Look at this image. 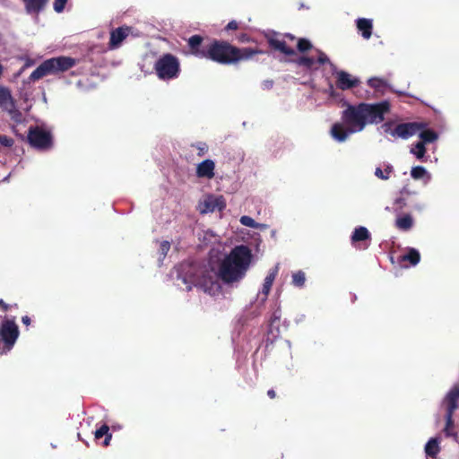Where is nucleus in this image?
<instances>
[{
    "mask_svg": "<svg viewBox=\"0 0 459 459\" xmlns=\"http://www.w3.org/2000/svg\"><path fill=\"white\" fill-rule=\"evenodd\" d=\"M252 257L251 249L245 245H239L224 256L218 270L211 263L199 265L184 262L176 268L177 279L186 290L195 286L210 296H215L221 292L220 280L225 283H234L245 277Z\"/></svg>",
    "mask_w": 459,
    "mask_h": 459,
    "instance_id": "obj_1",
    "label": "nucleus"
},
{
    "mask_svg": "<svg viewBox=\"0 0 459 459\" xmlns=\"http://www.w3.org/2000/svg\"><path fill=\"white\" fill-rule=\"evenodd\" d=\"M390 109L388 101L376 104L348 105L342 113V122L333 125L330 134L338 143L345 142L352 134L364 130L367 125L381 123Z\"/></svg>",
    "mask_w": 459,
    "mask_h": 459,
    "instance_id": "obj_2",
    "label": "nucleus"
},
{
    "mask_svg": "<svg viewBox=\"0 0 459 459\" xmlns=\"http://www.w3.org/2000/svg\"><path fill=\"white\" fill-rule=\"evenodd\" d=\"M237 48L226 41L214 40L206 46L205 52H197L198 58H207L222 65L235 64Z\"/></svg>",
    "mask_w": 459,
    "mask_h": 459,
    "instance_id": "obj_3",
    "label": "nucleus"
},
{
    "mask_svg": "<svg viewBox=\"0 0 459 459\" xmlns=\"http://www.w3.org/2000/svg\"><path fill=\"white\" fill-rule=\"evenodd\" d=\"M154 71L162 81L177 79L180 74L179 60L172 54H164L156 60Z\"/></svg>",
    "mask_w": 459,
    "mask_h": 459,
    "instance_id": "obj_4",
    "label": "nucleus"
},
{
    "mask_svg": "<svg viewBox=\"0 0 459 459\" xmlns=\"http://www.w3.org/2000/svg\"><path fill=\"white\" fill-rule=\"evenodd\" d=\"M317 61L320 65H330L333 74L336 76V86L340 90L347 91L356 87L359 83V80L356 77H353L349 73L345 71H338L336 66L330 62L327 56L321 51H318Z\"/></svg>",
    "mask_w": 459,
    "mask_h": 459,
    "instance_id": "obj_5",
    "label": "nucleus"
},
{
    "mask_svg": "<svg viewBox=\"0 0 459 459\" xmlns=\"http://www.w3.org/2000/svg\"><path fill=\"white\" fill-rule=\"evenodd\" d=\"M28 140L33 147L39 150L49 149L52 144L50 134L38 127L30 130Z\"/></svg>",
    "mask_w": 459,
    "mask_h": 459,
    "instance_id": "obj_6",
    "label": "nucleus"
},
{
    "mask_svg": "<svg viewBox=\"0 0 459 459\" xmlns=\"http://www.w3.org/2000/svg\"><path fill=\"white\" fill-rule=\"evenodd\" d=\"M424 124L417 122L402 123L395 126L392 136L402 139H408L412 135L417 134L422 128Z\"/></svg>",
    "mask_w": 459,
    "mask_h": 459,
    "instance_id": "obj_7",
    "label": "nucleus"
},
{
    "mask_svg": "<svg viewBox=\"0 0 459 459\" xmlns=\"http://www.w3.org/2000/svg\"><path fill=\"white\" fill-rule=\"evenodd\" d=\"M19 336L18 325L13 320H4L0 328V337L4 344H14Z\"/></svg>",
    "mask_w": 459,
    "mask_h": 459,
    "instance_id": "obj_8",
    "label": "nucleus"
},
{
    "mask_svg": "<svg viewBox=\"0 0 459 459\" xmlns=\"http://www.w3.org/2000/svg\"><path fill=\"white\" fill-rule=\"evenodd\" d=\"M225 207V202L221 196L208 195L200 201L198 209L201 213L213 212L216 210L221 211Z\"/></svg>",
    "mask_w": 459,
    "mask_h": 459,
    "instance_id": "obj_9",
    "label": "nucleus"
},
{
    "mask_svg": "<svg viewBox=\"0 0 459 459\" xmlns=\"http://www.w3.org/2000/svg\"><path fill=\"white\" fill-rule=\"evenodd\" d=\"M278 266H275L274 268H272L268 272V274L266 275L264 281L262 290L257 293L256 297L257 300L260 301L261 304H264L266 301L268 294L271 291L273 283L278 274Z\"/></svg>",
    "mask_w": 459,
    "mask_h": 459,
    "instance_id": "obj_10",
    "label": "nucleus"
},
{
    "mask_svg": "<svg viewBox=\"0 0 459 459\" xmlns=\"http://www.w3.org/2000/svg\"><path fill=\"white\" fill-rule=\"evenodd\" d=\"M55 74L63 73L74 67L77 60L70 56H57L50 58Z\"/></svg>",
    "mask_w": 459,
    "mask_h": 459,
    "instance_id": "obj_11",
    "label": "nucleus"
},
{
    "mask_svg": "<svg viewBox=\"0 0 459 459\" xmlns=\"http://www.w3.org/2000/svg\"><path fill=\"white\" fill-rule=\"evenodd\" d=\"M459 402V384L455 385L444 398L443 403L446 405V411L454 412L458 408Z\"/></svg>",
    "mask_w": 459,
    "mask_h": 459,
    "instance_id": "obj_12",
    "label": "nucleus"
},
{
    "mask_svg": "<svg viewBox=\"0 0 459 459\" xmlns=\"http://www.w3.org/2000/svg\"><path fill=\"white\" fill-rule=\"evenodd\" d=\"M48 74H55L50 58L41 63L30 75V81H38Z\"/></svg>",
    "mask_w": 459,
    "mask_h": 459,
    "instance_id": "obj_13",
    "label": "nucleus"
},
{
    "mask_svg": "<svg viewBox=\"0 0 459 459\" xmlns=\"http://www.w3.org/2000/svg\"><path fill=\"white\" fill-rule=\"evenodd\" d=\"M215 163L207 159L200 162L196 167V176L211 179L214 177Z\"/></svg>",
    "mask_w": 459,
    "mask_h": 459,
    "instance_id": "obj_14",
    "label": "nucleus"
},
{
    "mask_svg": "<svg viewBox=\"0 0 459 459\" xmlns=\"http://www.w3.org/2000/svg\"><path fill=\"white\" fill-rule=\"evenodd\" d=\"M268 43L271 48L281 52L286 56L294 55V49L289 48L286 42L281 39L278 35H273L268 38Z\"/></svg>",
    "mask_w": 459,
    "mask_h": 459,
    "instance_id": "obj_15",
    "label": "nucleus"
},
{
    "mask_svg": "<svg viewBox=\"0 0 459 459\" xmlns=\"http://www.w3.org/2000/svg\"><path fill=\"white\" fill-rule=\"evenodd\" d=\"M129 28H117L111 31L109 48L111 49L117 48L123 40L127 37Z\"/></svg>",
    "mask_w": 459,
    "mask_h": 459,
    "instance_id": "obj_16",
    "label": "nucleus"
},
{
    "mask_svg": "<svg viewBox=\"0 0 459 459\" xmlns=\"http://www.w3.org/2000/svg\"><path fill=\"white\" fill-rule=\"evenodd\" d=\"M356 26L363 39H370L373 30V21L371 19L359 18L356 20Z\"/></svg>",
    "mask_w": 459,
    "mask_h": 459,
    "instance_id": "obj_17",
    "label": "nucleus"
},
{
    "mask_svg": "<svg viewBox=\"0 0 459 459\" xmlns=\"http://www.w3.org/2000/svg\"><path fill=\"white\" fill-rule=\"evenodd\" d=\"M394 225L402 231H409L414 225V219L410 213H403L397 216Z\"/></svg>",
    "mask_w": 459,
    "mask_h": 459,
    "instance_id": "obj_18",
    "label": "nucleus"
},
{
    "mask_svg": "<svg viewBox=\"0 0 459 459\" xmlns=\"http://www.w3.org/2000/svg\"><path fill=\"white\" fill-rule=\"evenodd\" d=\"M14 103V100L9 88L0 85V108L4 111L7 108H12Z\"/></svg>",
    "mask_w": 459,
    "mask_h": 459,
    "instance_id": "obj_19",
    "label": "nucleus"
},
{
    "mask_svg": "<svg viewBox=\"0 0 459 459\" xmlns=\"http://www.w3.org/2000/svg\"><path fill=\"white\" fill-rule=\"evenodd\" d=\"M420 261V252L413 247H410L407 249V252L399 256V263L409 262L410 265L415 266Z\"/></svg>",
    "mask_w": 459,
    "mask_h": 459,
    "instance_id": "obj_20",
    "label": "nucleus"
},
{
    "mask_svg": "<svg viewBox=\"0 0 459 459\" xmlns=\"http://www.w3.org/2000/svg\"><path fill=\"white\" fill-rule=\"evenodd\" d=\"M25 5L26 13L29 14L39 13L42 11L48 0H22Z\"/></svg>",
    "mask_w": 459,
    "mask_h": 459,
    "instance_id": "obj_21",
    "label": "nucleus"
},
{
    "mask_svg": "<svg viewBox=\"0 0 459 459\" xmlns=\"http://www.w3.org/2000/svg\"><path fill=\"white\" fill-rule=\"evenodd\" d=\"M411 176L414 180L422 179L424 184H428L431 180V174L422 166L412 167Z\"/></svg>",
    "mask_w": 459,
    "mask_h": 459,
    "instance_id": "obj_22",
    "label": "nucleus"
},
{
    "mask_svg": "<svg viewBox=\"0 0 459 459\" xmlns=\"http://www.w3.org/2000/svg\"><path fill=\"white\" fill-rule=\"evenodd\" d=\"M370 238V232L364 226H359L355 228L353 230L351 240V243L354 244L356 242L364 241Z\"/></svg>",
    "mask_w": 459,
    "mask_h": 459,
    "instance_id": "obj_23",
    "label": "nucleus"
},
{
    "mask_svg": "<svg viewBox=\"0 0 459 459\" xmlns=\"http://www.w3.org/2000/svg\"><path fill=\"white\" fill-rule=\"evenodd\" d=\"M439 451V439L437 437H431L425 446L426 455L431 458H436Z\"/></svg>",
    "mask_w": 459,
    "mask_h": 459,
    "instance_id": "obj_24",
    "label": "nucleus"
},
{
    "mask_svg": "<svg viewBox=\"0 0 459 459\" xmlns=\"http://www.w3.org/2000/svg\"><path fill=\"white\" fill-rule=\"evenodd\" d=\"M261 53L259 50H255L250 48H237V54L234 55L236 59V63L241 60H248L252 58L255 55Z\"/></svg>",
    "mask_w": 459,
    "mask_h": 459,
    "instance_id": "obj_25",
    "label": "nucleus"
},
{
    "mask_svg": "<svg viewBox=\"0 0 459 459\" xmlns=\"http://www.w3.org/2000/svg\"><path fill=\"white\" fill-rule=\"evenodd\" d=\"M203 38L199 35H194L188 39V46L191 48L192 54L197 57V52H205L206 46L201 48Z\"/></svg>",
    "mask_w": 459,
    "mask_h": 459,
    "instance_id": "obj_26",
    "label": "nucleus"
},
{
    "mask_svg": "<svg viewBox=\"0 0 459 459\" xmlns=\"http://www.w3.org/2000/svg\"><path fill=\"white\" fill-rule=\"evenodd\" d=\"M420 139L419 143H423V145L427 143H434L437 140L438 135L433 130H423V128L417 134Z\"/></svg>",
    "mask_w": 459,
    "mask_h": 459,
    "instance_id": "obj_27",
    "label": "nucleus"
},
{
    "mask_svg": "<svg viewBox=\"0 0 459 459\" xmlns=\"http://www.w3.org/2000/svg\"><path fill=\"white\" fill-rule=\"evenodd\" d=\"M95 439L99 440L101 437H105L103 445L105 446L109 445V442L112 438V434L109 432V427L107 424H103L100 428H99L94 432Z\"/></svg>",
    "mask_w": 459,
    "mask_h": 459,
    "instance_id": "obj_28",
    "label": "nucleus"
},
{
    "mask_svg": "<svg viewBox=\"0 0 459 459\" xmlns=\"http://www.w3.org/2000/svg\"><path fill=\"white\" fill-rule=\"evenodd\" d=\"M10 117V119L15 124L20 125L25 121L22 113L16 108L15 103L13 104L12 108L4 110Z\"/></svg>",
    "mask_w": 459,
    "mask_h": 459,
    "instance_id": "obj_29",
    "label": "nucleus"
},
{
    "mask_svg": "<svg viewBox=\"0 0 459 459\" xmlns=\"http://www.w3.org/2000/svg\"><path fill=\"white\" fill-rule=\"evenodd\" d=\"M384 169L377 167L375 169V176L382 180H387L394 171V167L390 163H384Z\"/></svg>",
    "mask_w": 459,
    "mask_h": 459,
    "instance_id": "obj_30",
    "label": "nucleus"
},
{
    "mask_svg": "<svg viewBox=\"0 0 459 459\" xmlns=\"http://www.w3.org/2000/svg\"><path fill=\"white\" fill-rule=\"evenodd\" d=\"M426 147L423 143H416L411 144L410 153L412 154L417 160L423 161L426 155Z\"/></svg>",
    "mask_w": 459,
    "mask_h": 459,
    "instance_id": "obj_31",
    "label": "nucleus"
},
{
    "mask_svg": "<svg viewBox=\"0 0 459 459\" xmlns=\"http://www.w3.org/2000/svg\"><path fill=\"white\" fill-rule=\"evenodd\" d=\"M368 84L379 92H385L387 88V82L383 78L373 77L369 78Z\"/></svg>",
    "mask_w": 459,
    "mask_h": 459,
    "instance_id": "obj_32",
    "label": "nucleus"
},
{
    "mask_svg": "<svg viewBox=\"0 0 459 459\" xmlns=\"http://www.w3.org/2000/svg\"><path fill=\"white\" fill-rule=\"evenodd\" d=\"M454 412L446 411V426L444 429V432L446 437H456L457 434L453 432L454 429Z\"/></svg>",
    "mask_w": 459,
    "mask_h": 459,
    "instance_id": "obj_33",
    "label": "nucleus"
},
{
    "mask_svg": "<svg viewBox=\"0 0 459 459\" xmlns=\"http://www.w3.org/2000/svg\"><path fill=\"white\" fill-rule=\"evenodd\" d=\"M280 332L278 325H270L269 330L266 334V344H273L279 341Z\"/></svg>",
    "mask_w": 459,
    "mask_h": 459,
    "instance_id": "obj_34",
    "label": "nucleus"
},
{
    "mask_svg": "<svg viewBox=\"0 0 459 459\" xmlns=\"http://www.w3.org/2000/svg\"><path fill=\"white\" fill-rule=\"evenodd\" d=\"M199 239L204 242V246H208L216 243L218 237L212 230H204L200 234Z\"/></svg>",
    "mask_w": 459,
    "mask_h": 459,
    "instance_id": "obj_35",
    "label": "nucleus"
},
{
    "mask_svg": "<svg viewBox=\"0 0 459 459\" xmlns=\"http://www.w3.org/2000/svg\"><path fill=\"white\" fill-rule=\"evenodd\" d=\"M306 281L305 273L302 271L296 272L292 274V284L296 287L301 288Z\"/></svg>",
    "mask_w": 459,
    "mask_h": 459,
    "instance_id": "obj_36",
    "label": "nucleus"
},
{
    "mask_svg": "<svg viewBox=\"0 0 459 459\" xmlns=\"http://www.w3.org/2000/svg\"><path fill=\"white\" fill-rule=\"evenodd\" d=\"M297 63L300 66H304L307 69H313L316 63H318V61H316L313 57L302 56L299 58Z\"/></svg>",
    "mask_w": 459,
    "mask_h": 459,
    "instance_id": "obj_37",
    "label": "nucleus"
},
{
    "mask_svg": "<svg viewBox=\"0 0 459 459\" xmlns=\"http://www.w3.org/2000/svg\"><path fill=\"white\" fill-rule=\"evenodd\" d=\"M192 147L195 148L198 151L197 155L199 157L205 155L209 150L207 143L204 142H197L195 143H193Z\"/></svg>",
    "mask_w": 459,
    "mask_h": 459,
    "instance_id": "obj_38",
    "label": "nucleus"
},
{
    "mask_svg": "<svg viewBox=\"0 0 459 459\" xmlns=\"http://www.w3.org/2000/svg\"><path fill=\"white\" fill-rule=\"evenodd\" d=\"M169 248H170V243L169 241L160 242V247H159V255H160L159 259L160 260L165 258Z\"/></svg>",
    "mask_w": 459,
    "mask_h": 459,
    "instance_id": "obj_39",
    "label": "nucleus"
},
{
    "mask_svg": "<svg viewBox=\"0 0 459 459\" xmlns=\"http://www.w3.org/2000/svg\"><path fill=\"white\" fill-rule=\"evenodd\" d=\"M239 222L246 226V227H249V228H252V229H255V227L256 226V221L251 218L250 216H247V215H243L240 217L239 219Z\"/></svg>",
    "mask_w": 459,
    "mask_h": 459,
    "instance_id": "obj_40",
    "label": "nucleus"
},
{
    "mask_svg": "<svg viewBox=\"0 0 459 459\" xmlns=\"http://www.w3.org/2000/svg\"><path fill=\"white\" fill-rule=\"evenodd\" d=\"M14 141L13 138L8 137L6 135H0V148L5 147L10 148L13 146Z\"/></svg>",
    "mask_w": 459,
    "mask_h": 459,
    "instance_id": "obj_41",
    "label": "nucleus"
},
{
    "mask_svg": "<svg viewBox=\"0 0 459 459\" xmlns=\"http://www.w3.org/2000/svg\"><path fill=\"white\" fill-rule=\"evenodd\" d=\"M312 47L311 43L305 39H300L298 42V48L300 52L307 51Z\"/></svg>",
    "mask_w": 459,
    "mask_h": 459,
    "instance_id": "obj_42",
    "label": "nucleus"
},
{
    "mask_svg": "<svg viewBox=\"0 0 459 459\" xmlns=\"http://www.w3.org/2000/svg\"><path fill=\"white\" fill-rule=\"evenodd\" d=\"M66 2L67 0H54V10L58 13H62L65 9Z\"/></svg>",
    "mask_w": 459,
    "mask_h": 459,
    "instance_id": "obj_43",
    "label": "nucleus"
},
{
    "mask_svg": "<svg viewBox=\"0 0 459 459\" xmlns=\"http://www.w3.org/2000/svg\"><path fill=\"white\" fill-rule=\"evenodd\" d=\"M281 317V309L280 308L275 309L271 316L270 325L273 324V325H276L275 324L280 321Z\"/></svg>",
    "mask_w": 459,
    "mask_h": 459,
    "instance_id": "obj_44",
    "label": "nucleus"
},
{
    "mask_svg": "<svg viewBox=\"0 0 459 459\" xmlns=\"http://www.w3.org/2000/svg\"><path fill=\"white\" fill-rule=\"evenodd\" d=\"M380 130H382L383 133L389 134L391 135H392V133L394 132V129H392V124L389 122L383 124L380 126Z\"/></svg>",
    "mask_w": 459,
    "mask_h": 459,
    "instance_id": "obj_45",
    "label": "nucleus"
},
{
    "mask_svg": "<svg viewBox=\"0 0 459 459\" xmlns=\"http://www.w3.org/2000/svg\"><path fill=\"white\" fill-rule=\"evenodd\" d=\"M273 86V80H270V79H267V80H264L262 82H261V88L264 91H268V90H271Z\"/></svg>",
    "mask_w": 459,
    "mask_h": 459,
    "instance_id": "obj_46",
    "label": "nucleus"
},
{
    "mask_svg": "<svg viewBox=\"0 0 459 459\" xmlns=\"http://www.w3.org/2000/svg\"><path fill=\"white\" fill-rule=\"evenodd\" d=\"M329 96L335 98L337 96L336 91L332 83L329 84L328 88L325 91Z\"/></svg>",
    "mask_w": 459,
    "mask_h": 459,
    "instance_id": "obj_47",
    "label": "nucleus"
},
{
    "mask_svg": "<svg viewBox=\"0 0 459 459\" xmlns=\"http://www.w3.org/2000/svg\"><path fill=\"white\" fill-rule=\"evenodd\" d=\"M238 28V23L236 21H231L227 24L225 29L227 30H237Z\"/></svg>",
    "mask_w": 459,
    "mask_h": 459,
    "instance_id": "obj_48",
    "label": "nucleus"
},
{
    "mask_svg": "<svg viewBox=\"0 0 459 459\" xmlns=\"http://www.w3.org/2000/svg\"><path fill=\"white\" fill-rule=\"evenodd\" d=\"M13 346H11V345H8V346H0V354H5L7 353L8 351H10V350L13 348Z\"/></svg>",
    "mask_w": 459,
    "mask_h": 459,
    "instance_id": "obj_49",
    "label": "nucleus"
},
{
    "mask_svg": "<svg viewBox=\"0 0 459 459\" xmlns=\"http://www.w3.org/2000/svg\"><path fill=\"white\" fill-rule=\"evenodd\" d=\"M267 228H268L267 224L258 223V222H256V226L255 227V229H257V230H264Z\"/></svg>",
    "mask_w": 459,
    "mask_h": 459,
    "instance_id": "obj_50",
    "label": "nucleus"
},
{
    "mask_svg": "<svg viewBox=\"0 0 459 459\" xmlns=\"http://www.w3.org/2000/svg\"><path fill=\"white\" fill-rule=\"evenodd\" d=\"M395 204H399L400 209L403 208V206L405 205V202L403 198H397L395 200Z\"/></svg>",
    "mask_w": 459,
    "mask_h": 459,
    "instance_id": "obj_51",
    "label": "nucleus"
},
{
    "mask_svg": "<svg viewBox=\"0 0 459 459\" xmlns=\"http://www.w3.org/2000/svg\"><path fill=\"white\" fill-rule=\"evenodd\" d=\"M267 395L271 398V399H274L276 397V393L273 389H270L267 391Z\"/></svg>",
    "mask_w": 459,
    "mask_h": 459,
    "instance_id": "obj_52",
    "label": "nucleus"
},
{
    "mask_svg": "<svg viewBox=\"0 0 459 459\" xmlns=\"http://www.w3.org/2000/svg\"><path fill=\"white\" fill-rule=\"evenodd\" d=\"M0 306L2 307L3 310L4 311H7L8 310V305L5 304L3 299H0Z\"/></svg>",
    "mask_w": 459,
    "mask_h": 459,
    "instance_id": "obj_53",
    "label": "nucleus"
},
{
    "mask_svg": "<svg viewBox=\"0 0 459 459\" xmlns=\"http://www.w3.org/2000/svg\"><path fill=\"white\" fill-rule=\"evenodd\" d=\"M414 209L417 211H423L425 209V205L424 204H415Z\"/></svg>",
    "mask_w": 459,
    "mask_h": 459,
    "instance_id": "obj_54",
    "label": "nucleus"
},
{
    "mask_svg": "<svg viewBox=\"0 0 459 459\" xmlns=\"http://www.w3.org/2000/svg\"><path fill=\"white\" fill-rule=\"evenodd\" d=\"M22 323H23V324H25V325H29V324H30V317H28V316H23V317L22 318Z\"/></svg>",
    "mask_w": 459,
    "mask_h": 459,
    "instance_id": "obj_55",
    "label": "nucleus"
},
{
    "mask_svg": "<svg viewBox=\"0 0 459 459\" xmlns=\"http://www.w3.org/2000/svg\"><path fill=\"white\" fill-rule=\"evenodd\" d=\"M32 64H33V62H32V61H30V60H27V61H26L25 65H26V66H30Z\"/></svg>",
    "mask_w": 459,
    "mask_h": 459,
    "instance_id": "obj_56",
    "label": "nucleus"
},
{
    "mask_svg": "<svg viewBox=\"0 0 459 459\" xmlns=\"http://www.w3.org/2000/svg\"><path fill=\"white\" fill-rule=\"evenodd\" d=\"M3 71H4V67L3 65L0 64V77L2 76L3 74Z\"/></svg>",
    "mask_w": 459,
    "mask_h": 459,
    "instance_id": "obj_57",
    "label": "nucleus"
}]
</instances>
